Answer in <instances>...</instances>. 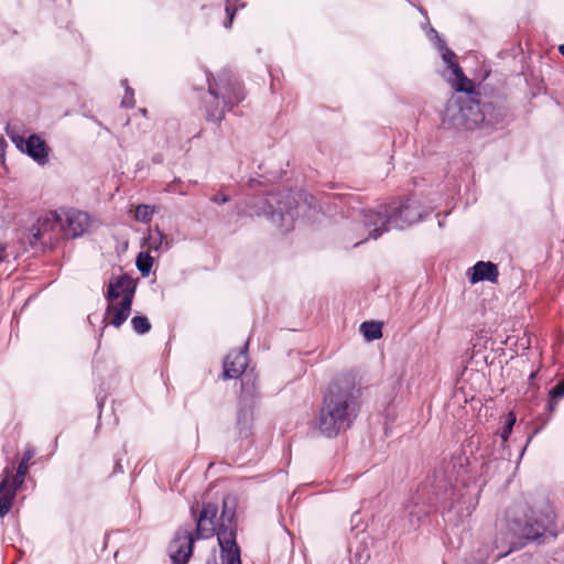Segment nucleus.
I'll return each mask as SVG.
<instances>
[{"label": "nucleus", "mask_w": 564, "mask_h": 564, "mask_svg": "<svg viewBox=\"0 0 564 564\" xmlns=\"http://www.w3.org/2000/svg\"><path fill=\"white\" fill-rule=\"evenodd\" d=\"M212 202L216 204H225L229 202V197L227 195L217 194L212 197Z\"/></svg>", "instance_id": "obj_30"}, {"label": "nucleus", "mask_w": 564, "mask_h": 564, "mask_svg": "<svg viewBox=\"0 0 564 564\" xmlns=\"http://www.w3.org/2000/svg\"><path fill=\"white\" fill-rule=\"evenodd\" d=\"M359 389L350 376L335 379L327 388L318 412L316 429L326 437L350 427L359 412Z\"/></svg>", "instance_id": "obj_1"}, {"label": "nucleus", "mask_w": 564, "mask_h": 564, "mask_svg": "<svg viewBox=\"0 0 564 564\" xmlns=\"http://www.w3.org/2000/svg\"><path fill=\"white\" fill-rule=\"evenodd\" d=\"M219 556H213L207 564H241L240 550L235 532L226 527L218 531Z\"/></svg>", "instance_id": "obj_8"}, {"label": "nucleus", "mask_w": 564, "mask_h": 564, "mask_svg": "<svg viewBox=\"0 0 564 564\" xmlns=\"http://www.w3.org/2000/svg\"><path fill=\"white\" fill-rule=\"evenodd\" d=\"M122 85L126 87V94L122 98V101H121V105L123 107H127V108H131L134 106V96H133V90L130 89L128 86H127V80H122Z\"/></svg>", "instance_id": "obj_25"}, {"label": "nucleus", "mask_w": 564, "mask_h": 564, "mask_svg": "<svg viewBox=\"0 0 564 564\" xmlns=\"http://www.w3.org/2000/svg\"><path fill=\"white\" fill-rule=\"evenodd\" d=\"M148 246L150 249L155 251H166L171 247L166 236L159 228H155L150 234L148 238Z\"/></svg>", "instance_id": "obj_18"}, {"label": "nucleus", "mask_w": 564, "mask_h": 564, "mask_svg": "<svg viewBox=\"0 0 564 564\" xmlns=\"http://www.w3.org/2000/svg\"><path fill=\"white\" fill-rule=\"evenodd\" d=\"M442 58L447 65L449 75L447 80L456 91H469L471 89V82L464 75L459 65L455 62V53L451 51L445 44L440 45Z\"/></svg>", "instance_id": "obj_10"}, {"label": "nucleus", "mask_w": 564, "mask_h": 564, "mask_svg": "<svg viewBox=\"0 0 564 564\" xmlns=\"http://www.w3.org/2000/svg\"><path fill=\"white\" fill-rule=\"evenodd\" d=\"M207 83L209 94L216 99L221 95L225 106L232 107L245 98L240 86L232 82L228 72H221L217 78L208 73Z\"/></svg>", "instance_id": "obj_7"}, {"label": "nucleus", "mask_w": 564, "mask_h": 564, "mask_svg": "<svg viewBox=\"0 0 564 564\" xmlns=\"http://www.w3.org/2000/svg\"><path fill=\"white\" fill-rule=\"evenodd\" d=\"M139 111H140L143 116H145V115H147V109H145V108H141Z\"/></svg>", "instance_id": "obj_33"}, {"label": "nucleus", "mask_w": 564, "mask_h": 564, "mask_svg": "<svg viewBox=\"0 0 564 564\" xmlns=\"http://www.w3.org/2000/svg\"><path fill=\"white\" fill-rule=\"evenodd\" d=\"M248 366L246 347L239 351H231L224 360V377L234 379L240 377Z\"/></svg>", "instance_id": "obj_14"}, {"label": "nucleus", "mask_w": 564, "mask_h": 564, "mask_svg": "<svg viewBox=\"0 0 564 564\" xmlns=\"http://www.w3.org/2000/svg\"><path fill=\"white\" fill-rule=\"evenodd\" d=\"M424 215L422 206L412 199L392 205L380 206L378 210H368L359 213V220L355 223L356 238L359 241L354 246L367 241L369 238L377 239L390 227L403 229L419 221Z\"/></svg>", "instance_id": "obj_2"}, {"label": "nucleus", "mask_w": 564, "mask_h": 564, "mask_svg": "<svg viewBox=\"0 0 564 564\" xmlns=\"http://www.w3.org/2000/svg\"><path fill=\"white\" fill-rule=\"evenodd\" d=\"M7 475L0 482V517H4L11 509L13 499L15 497L14 486L9 488L10 471L6 470Z\"/></svg>", "instance_id": "obj_16"}, {"label": "nucleus", "mask_w": 564, "mask_h": 564, "mask_svg": "<svg viewBox=\"0 0 564 564\" xmlns=\"http://www.w3.org/2000/svg\"><path fill=\"white\" fill-rule=\"evenodd\" d=\"M138 270L142 275H148L153 264V258L148 253H140L135 261Z\"/></svg>", "instance_id": "obj_23"}, {"label": "nucleus", "mask_w": 564, "mask_h": 564, "mask_svg": "<svg viewBox=\"0 0 564 564\" xmlns=\"http://www.w3.org/2000/svg\"><path fill=\"white\" fill-rule=\"evenodd\" d=\"M193 534L187 529H180L170 543L169 552L174 564H186L193 552Z\"/></svg>", "instance_id": "obj_12"}, {"label": "nucleus", "mask_w": 564, "mask_h": 564, "mask_svg": "<svg viewBox=\"0 0 564 564\" xmlns=\"http://www.w3.org/2000/svg\"><path fill=\"white\" fill-rule=\"evenodd\" d=\"M514 423H516V416L513 415V413H509L507 423L501 432V438L503 441L508 440Z\"/></svg>", "instance_id": "obj_26"}, {"label": "nucleus", "mask_w": 564, "mask_h": 564, "mask_svg": "<svg viewBox=\"0 0 564 564\" xmlns=\"http://www.w3.org/2000/svg\"><path fill=\"white\" fill-rule=\"evenodd\" d=\"M207 115H208V118L213 121H220L224 117V111L223 110H208L207 111Z\"/></svg>", "instance_id": "obj_28"}, {"label": "nucleus", "mask_w": 564, "mask_h": 564, "mask_svg": "<svg viewBox=\"0 0 564 564\" xmlns=\"http://www.w3.org/2000/svg\"><path fill=\"white\" fill-rule=\"evenodd\" d=\"M33 456L34 449L32 447H28L23 453L22 459L17 469V474L13 477L12 486H14V489H19L23 485L24 478L29 470V462L33 458Z\"/></svg>", "instance_id": "obj_17"}, {"label": "nucleus", "mask_w": 564, "mask_h": 564, "mask_svg": "<svg viewBox=\"0 0 564 564\" xmlns=\"http://www.w3.org/2000/svg\"><path fill=\"white\" fill-rule=\"evenodd\" d=\"M10 139L21 152L28 154L37 164L45 165L47 163L50 149L40 135L31 134L25 138L18 133H12Z\"/></svg>", "instance_id": "obj_9"}, {"label": "nucleus", "mask_w": 564, "mask_h": 564, "mask_svg": "<svg viewBox=\"0 0 564 564\" xmlns=\"http://www.w3.org/2000/svg\"><path fill=\"white\" fill-rule=\"evenodd\" d=\"M62 231L65 236L76 238L84 235L90 227L91 219L85 212L69 209L64 213Z\"/></svg>", "instance_id": "obj_13"}, {"label": "nucleus", "mask_w": 564, "mask_h": 564, "mask_svg": "<svg viewBox=\"0 0 564 564\" xmlns=\"http://www.w3.org/2000/svg\"><path fill=\"white\" fill-rule=\"evenodd\" d=\"M475 507L469 502L467 506L463 507H454L449 509L447 512L448 521L454 522V524H458L463 522L464 519L470 517Z\"/></svg>", "instance_id": "obj_19"}, {"label": "nucleus", "mask_w": 564, "mask_h": 564, "mask_svg": "<svg viewBox=\"0 0 564 564\" xmlns=\"http://www.w3.org/2000/svg\"><path fill=\"white\" fill-rule=\"evenodd\" d=\"M553 398H563L564 397V380L558 382L551 391Z\"/></svg>", "instance_id": "obj_27"}, {"label": "nucleus", "mask_w": 564, "mask_h": 564, "mask_svg": "<svg viewBox=\"0 0 564 564\" xmlns=\"http://www.w3.org/2000/svg\"><path fill=\"white\" fill-rule=\"evenodd\" d=\"M553 527V518L551 514H545L540 520L534 522L528 521L523 525L516 521L511 528L512 534L508 539L509 549L498 553L495 558H501L508 555L512 550L521 547L525 541H534L541 538L546 531H551Z\"/></svg>", "instance_id": "obj_5"}, {"label": "nucleus", "mask_w": 564, "mask_h": 564, "mask_svg": "<svg viewBox=\"0 0 564 564\" xmlns=\"http://www.w3.org/2000/svg\"><path fill=\"white\" fill-rule=\"evenodd\" d=\"M7 258L6 247L0 246V262Z\"/></svg>", "instance_id": "obj_31"}, {"label": "nucleus", "mask_w": 564, "mask_h": 564, "mask_svg": "<svg viewBox=\"0 0 564 564\" xmlns=\"http://www.w3.org/2000/svg\"><path fill=\"white\" fill-rule=\"evenodd\" d=\"M482 119L479 106L469 97H453L445 107L442 124L447 129H473Z\"/></svg>", "instance_id": "obj_4"}, {"label": "nucleus", "mask_w": 564, "mask_h": 564, "mask_svg": "<svg viewBox=\"0 0 564 564\" xmlns=\"http://www.w3.org/2000/svg\"><path fill=\"white\" fill-rule=\"evenodd\" d=\"M558 51L564 56V44L558 46Z\"/></svg>", "instance_id": "obj_32"}, {"label": "nucleus", "mask_w": 564, "mask_h": 564, "mask_svg": "<svg viewBox=\"0 0 564 564\" xmlns=\"http://www.w3.org/2000/svg\"><path fill=\"white\" fill-rule=\"evenodd\" d=\"M154 214V207L150 205H138L134 212V219L140 223H150Z\"/></svg>", "instance_id": "obj_22"}, {"label": "nucleus", "mask_w": 564, "mask_h": 564, "mask_svg": "<svg viewBox=\"0 0 564 564\" xmlns=\"http://www.w3.org/2000/svg\"><path fill=\"white\" fill-rule=\"evenodd\" d=\"M226 13H227V20L225 22V28H230L231 24H232V21H234V15H235V11H231V9L229 7L226 8Z\"/></svg>", "instance_id": "obj_29"}, {"label": "nucleus", "mask_w": 564, "mask_h": 564, "mask_svg": "<svg viewBox=\"0 0 564 564\" xmlns=\"http://www.w3.org/2000/svg\"><path fill=\"white\" fill-rule=\"evenodd\" d=\"M63 227L62 216L56 212H50L41 217L36 225L32 227V235L35 240L43 239L48 235V241L53 242L59 239Z\"/></svg>", "instance_id": "obj_11"}, {"label": "nucleus", "mask_w": 564, "mask_h": 564, "mask_svg": "<svg viewBox=\"0 0 564 564\" xmlns=\"http://www.w3.org/2000/svg\"><path fill=\"white\" fill-rule=\"evenodd\" d=\"M265 202L268 204V207L261 210V213H263L264 215L274 216L278 214L280 216H283L284 212H286V209L281 205L280 202H278L274 195H271L269 198L265 199Z\"/></svg>", "instance_id": "obj_21"}, {"label": "nucleus", "mask_w": 564, "mask_h": 564, "mask_svg": "<svg viewBox=\"0 0 564 564\" xmlns=\"http://www.w3.org/2000/svg\"><path fill=\"white\" fill-rule=\"evenodd\" d=\"M467 275L471 284L480 281L496 282L498 278V268L492 262L478 261L468 270Z\"/></svg>", "instance_id": "obj_15"}, {"label": "nucleus", "mask_w": 564, "mask_h": 564, "mask_svg": "<svg viewBox=\"0 0 564 564\" xmlns=\"http://www.w3.org/2000/svg\"><path fill=\"white\" fill-rule=\"evenodd\" d=\"M218 513V508L214 503H206L203 506L200 514L197 519V536L207 539L213 536L214 534L218 535V531L223 528H229L235 533V528L232 523L234 513L231 511L224 510L221 513V523L217 527L216 517Z\"/></svg>", "instance_id": "obj_6"}, {"label": "nucleus", "mask_w": 564, "mask_h": 564, "mask_svg": "<svg viewBox=\"0 0 564 564\" xmlns=\"http://www.w3.org/2000/svg\"><path fill=\"white\" fill-rule=\"evenodd\" d=\"M131 325L133 330L139 335H143L151 329V323L145 316H134L131 319Z\"/></svg>", "instance_id": "obj_24"}, {"label": "nucleus", "mask_w": 564, "mask_h": 564, "mask_svg": "<svg viewBox=\"0 0 564 564\" xmlns=\"http://www.w3.org/2000/svg\"><path fill=\"white\" fill-rule=\"evenodd\" d=\"M135 290V281L126 274L111 280L105 295L107 307L104 321L119 328L131 314Z\"/></svg>", "instance_id": "obj_3"}, {"label": "nucleus", "mask_w": 564, "mask_h": 564, "mask_svg": "<svg viewBox=\"0 0 564 564\" xmlns=\"http://www.w3.org/2000/svg\"><path fill=\"white\" fill-rule=\"evenodd\" d=\"M360 330L367 340H376L382 336L381 324L377 322H364Z\"/></svg>", "instance_id": "obj_20"}]
</instances>
